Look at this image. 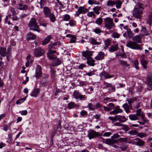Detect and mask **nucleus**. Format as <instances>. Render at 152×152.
I'll return each instance as SVG.
<instances>
[{"label": "nucleus", "mask_w": 152, "mask_h": 152, "mask_svg": "<svg viewBox=\"0 0 152 152\" xmlns=\"http://www.w3.org/2000/svg\"><path fill=\"white\" fill-rule=\"evenodd\" d=\"M88 108L89 110H94V108L91 103H89L88 105Z\"/></svg>", "instance_id": "nucleus-51"}, {"label": "nucleus", "mask_w": 152, "mask_h": 152, "mask_svg": "<svg viewBox=\"0 0 152 152\" xmlns=\"http://www.w3.org/2000/svg\"><path fill=\"white\" fill-rule=\"evenodd\" d=\"M73 96L76 99H79L81 100H85L86 99V97L85 95H83L79 93L78 91H74L73 94Z\"/></svg>", "instance_id": "nucleus-6"}, {"label": "nucleus", "mask_w": 152, "mask_h": 152, "mask_svg": "<svg viewBox=\"0 0 152 152\" xmlns=\"http://www.w3.org/2000/svg\"><path fill=\"white\" fill-rule=\"evenodd\" d=\"M141 62L142 65L143 66L144 68H146V65L147 64V61L143 59H141Z\"/></svg>", "instance_id": "nucleus-39"}, {"label": "nucleus", "mask_w": 152, "mask_h": 152, "mask_svg": "<svg viewBox=\"0 0 152 152\" xmlns=\"http://www.w3.org/2000/svg\"><path fill=\"white\" fill-rule=\"evenodd\" d=\"M122 110L120 109V107L118 106L115 107V109L112 111V112L114 113H122Z\"/></svg>", "instance_id": "nucleus-24"}, {"label": "nucleus", "mask_w": 152, "mask_h": 152, "mask_svg": "<svg viewBox=\"0 0 152 152\" xmlns=\"http://www.w3.org/2000/svg\"><path fill=\"white\" fill-rule=\"evenodd\" d=\"M115 1V5L117 9H119L121 7L122 2L121 0H117Z\"/></svg>", "instance_id": "nucleus-32"}, {"label": "nucleus", "mask_w": 152, "mask_h": 152, "mask_svg": "<svg viewBox=\"0 0 152 152\" xmlns=\"http://www.w3.org/2000/svg\"><path fill=\"white\" fill-rule=\"evenodd\" d=\"M76 39V38L75 37L73 36L71 38V39H70V43H73L75 42Z\"/></svg>", "instance_id": "nucleus-57"}, {"label": "nucleus", "mask_w": 152, "mask_h": 152, "mask_svg": "<svg viewBox=\"0 0 152 152\" xmlns=\"http://www.w3.org/2000/svg\"><path fill=\"white\" fill-rule=\"evenodd\" d=\"M26 98H21V99H19L18 100H17L16 102V104H20L21 103H22L25 100Z\"/></svg>", "instance_id": "nucleus-44"}, {"label": "nucleus", "mask_w": 152, "mask_h": 152, "mask_svg": "<svg viewBox=\"0 0 152 152\" xmlns=\"http://www.w3.org/2000/svg\"><path fill=\"white\" fill-rule=\"evenodd\" d=\"M54 60L55 63L56 65H59L61 64V61L59 60L58 58H55L54 59Z\"/></svg>", "instance_id": "nucleus-46"}, {"label": "nucleus", "mask_w": 152, "mask_h": 152, "mask_svg": "<svg viewBox=\"0 0 152 152\" xmlns=\"http://www.w3.org/2000/svg\"><path fill=\"white\" fill-rule=\"evenodd\" d=\"M100 77H104L105 79H107L113 77L114 75H110L108 73L104 72L101 73Z\"/></svg>", "instance_id": "nucleus-17"}, {"label": "nucleus", "mask_w": 152, "mask_h": 152, "mask_svg": "<svg viewBox=\"0 0 152 152\" xmlns=\"http://www.w3.org/2000/svg\"><path fill=\"white\" fill-rule=\"evenodd\" d=\"M90 42L93 45H99L100 44V43L97 42L96 40L92 38L90 40Z\"/></svg>", "instance_id": "nucleus-42"}, {"label": "nucleus", "mask_w": 152, "mask_h": 152, "mask_svg": "<svg viewBox=\"0 0 152 152\" xmlns=\"http://www.w3.org/2000/svg\"><path fill=\"white\" fill-rule=\"evenodd\" d=\"M143 37V35L139 34L132 38V40L136 43H139L142 41L141 38Z\"/></svg>", "instance_id": "nucleus-12"}, {"label": "nucleus", "mask_w": 152, "mask_h": 152, "mask_svg": "<svg viewBox=\"0 0 152 152\" xmlns=\"http://www.w3.org/2000/svg\"><path fill=\"white\" fill-rule=\"evenodd\" d=\"M101 7L102 5H101L100 6L95 7L93 9V11L96 14L99 15V11L101 10Z\"/></svg>", "instance_id": "nucleus-33"}, {"label": "nucleus", "mask_w": 152, "mask_h": 152, "mask_svg": "<svg viewBox=\"0 0 152 152\" xmlns=\"http://www.w3.org/2000/svg\"><path fill=\"white\" fill-rule=\"evenodd\" d=\"M47 17L49 18L51 22H54L56 20V18L54 15L51 13Z\"/></svg>", "instance_id": "nucleus-35"}, {"label": "nucleus", "mask_w": 152, "mask_h": 152, "mask_svg": "<svg viewBox=\"0 0 152 152\" xmlns=\"http://www.w3.org/2000/svg\"><path fill=\"white\" fill-rule=\"evenodd\" d=\"M39 92V88H35L31 94V96L36 97L38 94Z\"/></svg>", "instance_id": "nucleus-26"}, {"label": "nucleus", "mask_w": 152, "mask_h": 152, "mask_svg": "<svg viewBox=\"0 0 152 152\" xmlns=\"http://www.w3.org/2000/svg\"><path fill=\"white\" fill-rule=\"evenodd\" d=\"M41 67L40 65H38L36 69V75L35 76L37 77H40L42 75Z\"/></svg>", "instance_id": "nucleus-13"}, {"label": "nucleus", "mask_w": 152, "mask_h": 152, "mask_svg": "<svg viewBox=\"0 0 152 152\" xmlns=\"http://www.w3.org/2000/svg\"><path fill=\"white\" fill-rule=\"evenodd\" d=\"M147 80L148 81V89L150 90H152V75L151 74L149 73L148 75Z\"/></svg>", "instance_id": "nucleus-9"}, {"label": "nucleus", "mask_w": 152, "mask_h": 152, "mask_svg": "<svg viewBox=\"0 0 152 152\" xmlns=\"http://www.w3.org/2000/svg\"><path fill=\"white\" fill-rule=\"evenodd\" d=\"M120 142H126L127 141V138H126L121 137L118 139Z\"/></svg>", "instance_id": "nucleus-52"}, {"label": "nucleus", "mask_w": 152, "mask_h": 152, "mask_svg": "<svg viewBox=\"0 0 152 152\" xmlns=\"http://www.w3.org/2000/svg\"><path fill=\"white\" fill-rule=\"evenodd\" d=\"M57 44V42H55L53 44H50L49 45V47L50 49L54 48V46Z\"/></svg>", "instance_id": "nucleus-55"}, {"label": "nucleus", "mask_w": 152, "mask_h": 152, "mask_svg": "<svg viewBox=\"0 0 152 152\" xmlns=\"http://www.w3.org/2000/svg\"><path fill=\"white\" fill-rule=\"evenodd\" d=\"M99 135V134L98 133L93 130L90 131L88 135L89 138L90 139L95 138Z\"/></svg>", "instance_id": "nucleus-10"}, {"label": "nucleus", "mask_w": 152, "mask_h": 152, "mask_svg": "<svg viewBox=\"0 0 152 152\" xmlns=\"http://www.w3.org/2000/svg\"><path fill=\"white\" fill-rule=\"evenodd\" d=\"M51 39L52 37L50 35H48L42 41V45H45L47 44Z\"/></svg>", "instance_id": "nucleus-22"}, {"label": "nucleus", "mask_w": 152, "mask_h": 152, "mask_svg": "<svg viewBox=\"0 0 152 152\" xmlns=\"http://www.w3.org/2000/svg\"><path fill=\"white\" fill-rule=\"evenodd\" d=\"M92 54V52L91 51H86L83 52V56L86 58L87 59L88 58H91V56Z\"/></svg>", "instance_id": "nucleus-15"}, {"label": "nucleus", "mask_w": 152, "mask_h": 152, "mask_svg": "<svg viewBox=\"0 0 152 152\" xmlns=\"http://www.w3.org/2000/svg\"><path fill=\"white\" fill-rule=\"evenodd\" d=\"M103 108H104V110L105 111H110L111 110H110L111 107H108V106L106 107V106H104L103 107Z\"/></svg>", "instance_id": "nucleus-63"}, {"label": "nucleus", "mask_w": 152, "mask_h": 152, "mask_svg": "<svg viewBox=\"0 0 152 152\" xmlns=\"http://www.w3.org/2000/svg\"><path fill=\"white\" fill-rule=\"evenodd\" d=\"M127 34L128 36L129 37H131L133 35V34L130 29H127Z\"/></svg>", "instance_id": "nucleus-45"}, {"label": "nucleus", "mask_w": 152, "mask_h": 152, "mask_svg": "<svg viewBox=\"0 0 152 152\" xmlns=\"http://www.w3.org/2000/svg\"><path fill=\"white\" fill-rule=\"evenodd\" d=\"M28 26L31 30L36 31L38 32L40 31V28L37 24L36 20L34 18L31 19L28 24Z\"/></svg>", "instance_id": "nucleus-1"}, {"label": "nucleus", "mask_w": 152, "mask_h": 152, "mask_svg": "<svg viewBox=\"0 0 152 152\" xmlns=\"http://www.w3.org/2000/svg\"><path fill=\"white\" fill-rule=\"evenodd\" d=\"M102 19L101 18H99L96 20L95 23L99 25L102 23Z\"/></svg>", "instance_id": "nucleus-41"}, {"label": "nucleus", "mask_w": 152, "mask_h": 152, "mask_svg": "<svg viewBox=\"0 0 152 152\" xmlns=\"http://www.w3.org/2000/svg\"><path fill=\"white\" fill-rule=\"evenodd\" d=\"M43 12L45 15L47 17L51 13V10L47 7H44Z\"/></svg>", "instance_id": "nucleus-19"}, {"label": "nucleus", "mask_w": 152, "mask_h": 152, "mask_svg": "<svg viewBox=\"0 0 152 152\" xmlns=\"http://www.w3.org/2000/svg\"><path fill=\"white\" fill-rule=\"evenodd\" d=\"M44 51L42 49L39 48L35 49L34 51V55L36 57H39L44 54Z\"/></svg>", "instance_id": "nucleus-8"}, {"label": "nucleus", "mask_w": 152, "mask_h": 152, "mask_svg": "<svg viewBox=\"0 0 152 152\" xmlns=\"http://www.w3.org/2000/svg\"><path fill=\"white\" fill-rule=\"evenodd\" d=\"M126 46L128 47L133 49L142 50V48L140 46V45L136 43L134 41H130L128 42Z\"/></svg>", "instance_id": "nucleus-3"}, {"label": "nucleus", "mask_w": 152, "mask_h": 152, "mask_svg": "<svg viewBox=\"0 0 152 152\" xmlns=\"http://www.w3.org/2000/svg\"><path fill=\"white\" fill-rule=\"evenodd\" d=\"M134 63L135 65V67L136 69H139V67L138 66L139 63L137 60H136L134 61Z\"/></svg>", "instance_id": "nucleus-53"}, {"label": "nucleus", "mask_w": 152, "mask_h": 152, "mask_svg": "<svg viewBox=\"0 0 152 152\" xmlns=\"http://www.w3.org/2000/svg\"><path fill=\"white\" fill-rule=\"evenodd\" d=\"M118 143L117 140L112 139H107L105 140V143L109 145H111Z\"/></svg>", "instance_id": "nucleus-16"}, {"label": "nucleus", "mask_w": 152, "mask_h": 152, "mask_svg": "<svg viewBox=\"0 0 152 152\" xmlns=\"http://www.w3.org/2000/svg\"><path fill=\"white\" fill-rule=\"evenodd\" d=\"M94 74V73L93 71H91L89 72H88V73H86V75H88L89 76H90L92 75H93Z\"/></svg>", "instance_id": "nucleus-62"}, {"label": "nucleus", "mask_w": 152, "mask_h": 152, "mask_svg": "<svg viewBox=\"0 0 152 152\" xmlns=\"http://www.w3.org/2000/svg\"><path fill=\"white\" fill-rule=\"evenodd\" d=\"M137 136L141 138H142L146 136V134L143 133H139L137 134Z\"/></svg>", "instance_id": "nucleus-60"}, {"label": "nucleus", "mask_w": 152, "mask_h": 152, "mask_svg": "<svg viewBox=\"0 0 152 152\" xmlns=\"http://www.w3.org/2000/svg\"><path fill=\"white\" fill-rule=\"evenodd\" d=\"M110 43V40H107L105 41V46L104 47V49H107L108 47L109 46Z\"/></svg>", "instance_id": "nucleus-40"}, {"label": "nucleus", "mask_w": 152, "mask_h": 152, "mask_svg": "<svg viewBox=\"0 0 152 152\" xmlns=\"http://www.w3.org/2000/svg\"><path fill=\"white\" fill-rule=\"evenodd\" d=\"M55 76V72L52 69L51 71V77L52 79H54Z\"/></svg>", "instance_id": "nucleus-59"}, {"label": "nucleus", "mask_w": 152, "mask_h": 152, "mask_svg": "<svg viewBox=\"0 0 152 152\" xmlns=\"http://www.w3.org/2000/svg\"><path fill=\"white\" fill-rule=\"evenodd\" d=\"M64 128L67 130H74V127L69 125L67 123H66L64 125Z\"/></svg>", "instance_id": "nucleus-37"}, {"label": "nucleus", "mask_w": 152, "mask_h": 152, "mask_svg": "<svg viewBox=\"0 0 152 152\" xmlns=\"http://www.w3.org/2000/svg\"><path fill=\"white\" fill-rule=\"evenodd\" d=\"M147 23L150 26L152 24V12H150L147 19Z\"/></svg>", "instance_id": "nucleus-25"}, {"label": "nucleus", "mask_w": 152, "mask_h": 152, "mask_svg": "<svg viewBox=\"0 0 152 152\" xmlns=\"http://www.w3.org/2000/svg\"><path fill=\"white\" fill-rule=\"evenodd\" d=\"M28 39V40L30 39H34L36 38V36L34 34L31 32L28 33L27 34Z\"/></svg>", "instance_id": "nucleus-31"}, {"label": "nucleus", "mask_w": 152, "mask_h": 152, "mask_svg": "<svg viewBox=\"0 0 152 152\" xmlns=\"http://www.w3.org/2000/svg\"><path fill=\"white\" fill-rule=\"evenodd\" d=\"M94 31L96 34H99L101 33L102 31L100 29L96 28L94 29Z\"/></svg>", "instance_id": "nucleus-54"}, {"label": "nucleus", "mask_w": 152, "mask_h": 152, "mask_svg": "<svg viewBox=\"0 0 152 152\" xmlns=\"http://www.w3.org/2000/svg\"><path fill=\"white\" fill-rule=\"evenodd\" d=\"M113 37L115 38H118L120 37V34L116 32H114L112 34Z\"/></svg>", "instance_id": "nucleus-47"}, {"label": "nucleus", "mask_w": 152, "mask_h": 152, "mask_svg": "<svg viewBox=\"0 0 152 152\" xmlns=\"http://www.w3.org/2000/svg\"><path fill=\"white\" fill-rule=\"evenodd\" d=\"M105 26L108 30L112 28L113 27H115V26L113 20L109 17L107 18L104 19Z\"/></svg>", "instance_id": "nucleus-2"}, {"label": "nucleus", "mask_w": 152, "mask_h": 152, "mask_svg": "<svg viewBox=\"0 0 152 152\" xmlns=\"http://www.w3.org/2000/svg\"><path fill=\"white\" fill-rule=\"evenodd\" d=\"M69 109H71L74 108H79V106L76 104H75L74 102H71L69 103L67 105Z\"/></svg>", "instance_id": "nucleus-20"}, {"label": "nucleus", "mask_w": 152, "mask_h": 152, "mask_svg": "<svg viewBox=\"0 0 152 152\" xmlns=\"http://www.w3.org/2000/svg\"><path fill=\"white\" fill-rule=\"evenodd\" d=\"M76 22L75 21L71 20L69 21V24L71 26H74L75 25Z\"/></svg>", "instance_id": "nucleus-56"}, {"label": "nucleus", "mask_w": 152, "mask_h": 152, "mask_svg": "<svg viewBox=\"0 0 152 152\" xmlns=\"http://www.w3.org/2000/svg\"><path fill=\"white\" fill-rule=\"evenodd\" d=\"M134 140L135 141V144L137 145L142 146L143 145L145 144V142L142 141L139 138H136Z\"/></svg>", "instance_id": "nucleus-14"}, {"label": "nucleus", "mask_w": 152, "mask_h": 152, "mask_svg": "<svg viewBox=\"0 0 152 152\" xmlns=\"http://www.w3.org/2000/svg\"><path fill=\"white\" fill-rule=\"evenodd\" d=\"M104 86L103 88L106 89L108 88H111V90H113V91H115V88L114 86H113L111 83H109L104 81L103 83Z\"/></svg>", "instance_id": "nucleus-11"}, {"label": "nucleus", "mask_w": 152, "mask_h": 152, "mask_svg": "<svg viewBox=\"0 0 152 152\" xmlns=\"http://www.w3.org/2000/svg\"><path fill=\"white\" fill-rule=\"evenodd\" d=\"M104 53L102 52H100L95 58L97 60H101L104 58Z\"/></svg>", "instance_id": "nucleus-21"}, {"label": "nucleus", "mask_w": 152, "mask_h": 152, "mask_svg": "<svg viewBox=\"0 0 152 152\" xmlns=\"http://www.w3.org/2000/svg\"><path fill=\"white\" fill-rule=\"evenodd\" d=\"M137 132L135 130H132L129 132V134L132 135H134L137 134Z\"/></svg>", "instance_id": "nucleus-58"}, {"label": "nucleus", "mask_w": 152, "mask_h": 152, "mask_svg": "<svg viewBox=\"0 0 152 152\" xmlns=\"http://www.w3.org/2000/svg\"><path fill=\"white\" fill-rule=\"evenodd\" d=\"M140 115H130L129 118L132 120H136L139 119Z\"/></svg>", "instance_id": "nucleus-23"}, {"label": "nucleus", "mask_w": 152, "mask_h": 152, "mask_svg": "<svg viewBox=\"0 0 152 152\" xmlns=\"http://www.w3.org/2000/svg\"><path fill=\"white\" fill-rule=\"evenodd\" d=\"M118 44L115 45H113L111 46L110 48L109 51L111 52H113L116 51L118 49Z\"/></svg>", "instance_id": "nucleus-29"}, {"label": "nucleus", "mask_w": 152, "mask_h": 152, "mask_svg": "<svg viewBox=\"0 0 152 152\" xmlns=\"http://www.w3.org/2000/svg\"><path fill=\"white\" fill-rule=\"evenodd\" d=\"M108 107H111V108H110V110H112V109H113L114 107V106H115V105L114 104H113V103H109V104H108Z\"/></svg>", "instance_id": "nucleus-61"}, {"label": "nucleus", "mask_w": 152, "mask_h": 152, "mask_svg": "<svg viewBox=\"0 0 152 152\" xmlns=\"http://www.w3.org/2000/svg\"><path fill=\"white\" fill-rule=\"evenodd\" d=\"M88 4L91 5H92L93 4H98L99 3L96 1H95L94 0H93V1L91 0H89L88 1Z\"/></svg>", "instance_id": "nucleus-49"}, {"label": "nucleus", "mask_w": 152, "mask_h": 152, "mask_svg": "<svg viewBox=\"0 0 152 152\" xmlns=\"http://www.w3.org/2000/svg\"><path fill=\"white\" fill-rule=\"evenodd\" d=\"M143 11L142 9H139L135 7L133 11V15L136 18L140 19L141 17V14Z\"/></svg>", "instance_id": "nucleus-5"}, {"label": "nucleus", "mask_w": 152, "mask_h": 152, "mask_svg": "<svg viewBox=\"0 0 152 152\" xmlns=\"http://www.w3.org/2000/svg\"><path fill=\"white\" fill-rule=\"evenodd\" d=\"M70 18V16L68 14L64 15V19L65 21H68Z\"/></svg>", "instance_id": "nucleus-48"}, {"label": "nucleus", "mask_w": 152, "mask_h": 152, "mask_svg": "<svg viewBox=\"0 0 152 152\" xmlns=\"http://www.w3.org/2000/svg\"><path fill=\"white\" fill-rule=\"evenodd\" d=\"M95 61L92 58H88L87 60V64L90 66H94V65Z\"/></svg>", "instance_id": "nucleus-28"}, {"label": "nucleus", "mask_w": 152, "mask_h": 152, "mask_svg": "<svg viewBox=\"0 0 152 152\" xmlns=\"http://www.w3.org/2000/svg\"><path fill=\"white\" fill-rule=\"evenodd\" d=\"M109 118L113 122H115L118 121L121 122H125L126 120V119L124 116H121L120 115H116L114 117H109Z\"/></svg>", "instance_id": "nucleus-4"}, {"label": "nucleus", "mask_w": 152, "mask_h": 152, "mask_svg": "<svg viewBox=\"0 0 152 152\" xmlns=\"http://www.w3.org/2000/svg\"><path fill=\"white\" fill-rule=\"evenodd\" d=\"M6 48H2L0 49V55L1 56H6L7 53L6 52Z\"/></svg>", "instance_id": "nucleus-36"}, {"label": "nucleus", "mask_w": 152, "mask_h": 152, "mask_svg": "<svg viewBox=\"0 0 152 152\" xmlns=\"http://www.w3.org/2000/svg\"><path fill=\"white\" fill-rule=\"evenodd\" d=\"M122 107L124 109L126 113H130V111L129 110V107H130L129 105V106L128 104H127V103H125L123 104V105H122Z\"/></svg>", "instance_id": "nucleus-34"}, {"label": "nucleus", "mask_w": 152, "mask_h": 152, "mask_svg": "<svg viewBox=\"0 0 152 152\" xmlns=\"http://www.w3.org/2000/svg\"><path fill=\"white\" fill-rule=\"evenodd\" d=\"M115 1L114 0H109L107 2V5L109 7H113L115 5Z\"/></svg>", "instance_id": "nucleus-30"}, {"label": "nucleus", "mask_w": 152, "mask_h": 152, "mask_svg": "<svg viewBox=\"0 0 152 152\" xmlns=\"http://www.w3.org/2000/svg\"><path fill=\"white\" fill-rule=\"evenodd\" d=\"M141 31L143 33V34H142L141 35H143V36H146L148 35V32L145 27H142Z\"/></svg>", "instance_id": "nucleus-38"}, {"label": "nucleus", "mask_w": 152, "mask_h": 152, "mask_svg": "<svg viewBox=\"0 0 152 152\" xmlns=\"http://www.w3.org/2000/svg\"><path fill=\"white\" fill-rule=\"evenodd\" d=\"M119 64L122 66L123 67L128 68H129L130 65L129 64H128L126 61H124L120 60L119 61Z\"/></svg>", "instance_id": "nucleus-18"}, {"label": "nucleus", "mask_w": 152, "mask_h": 152, "mask_svg": "<svg viewBox=\"0 0 152 152\" xmlns=\"http://www.w3.org/2000/svg\"><path fill=\"white\" fill-rule=\"evenodd\" d=\"M86 67V65L85 64H81L79 65V66L78 67V68L79 69H83L84 67Z\"/></svg>", "instance_id": "nucleus-64"}, {"label": "nucleus", "mask_w": 152, "mask_h": 152, "mask_svg": "<svg viewBox=\"0 0 152 152\" xmlns=\"http://www.w3.org/2000/svg\"><path fill=\"white\" fill-rule=\"evenodd\" d=\"M87 15L89 17H92L93 16L94 18H95L96 16L95 15L93 12H88L87 14Z\"/></svg>", "instance_id": "nucleus-50"}, {"label": "nucleus", "mask_w": 152, "mask_h": 152, "mask_svg": "<svg viewBox=\"0 0 152 152\" xmlns=\"http://www.w3.org/2000/svg\"><path fill=\"white\" fill-rule=\"evenodd\" d=\"M88 11V9L86 8L84 6H81L78 8L77 11L75 14V16L76 17H78L80 14H85Z\"/></svg>", "instance_id": "nucleus-7"}, {"label": "nucleus", "mask_w": 152, "mask_h": 152, "mask_svg": "<svg viewBox=\"0 0 152 152\" xmlns=\"http://www.w3.org/2000/svg\"><path fill=\"white\" fill-rule=\"evenodd\" d=\"M18 5L19 7L18 9L20 10H26L28 9V6L26 4H19Z\"/></svg>", "instance_id": "nucleus-27"}, {"label": "nucleus", "mask_w": 152, "mask_h": 152, "mask_svg": "<svg viewBox=\"0 0 152 152\" xmlns=\"http://www.w3.org/2000/svg\"><path fill=\"white\" fill-rule=\"evenodd\" d=\"M135 98H130V99L127 100L128 103L129 105V107H132V103L134 101L136 100Z\"/></svg>", "instance_id": "nucleus-43"}]
</instances>
